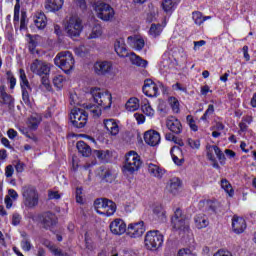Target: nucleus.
Wrapping results in <instances>:
<instances>
[{
    "instance_id": "1",
    "label": "nucleus",
    "mask_w": 256,
    "mask_h": 256,
    "mask_svg": "<svg viewBox=\"0 0 256 256\" xmlns=\"http://www.w3.org/2000/svg\"><path fill=\"white\" fill-rule=\"evenodd\" d=\"M90 93L96 104L87 105L86 111L91 113L92 117H101V109H111L113 96H111L109 91L101 90V88H92Z\"/></svg>"
},
{
    "instance_id": "2",
    "label": "nucleus",
    "mask_w": 256,
    "mask_h": 256,
    "mask_svg": "<svg viewBox=\"0 0 256 256\" xmlns=\"http://www.w3.org/2000/svg\"><path fill=\"white\" fill-rule=\"evenodd\" d=\"M54 63L64 73H71L75 67V58H73V54L69 51L59 52L54 58Z\"/></svg>"
},
{
    "instance_id": "3",
    "label": "nucleus",
    "mask_w": 256,
    "mask_h": 256,
    "mask_svg": "<svg viewBox=\"0 0 256 256\" xmlns=\"http://www.w3.org/2000/svg\"><path fill=\"white\" fill-rule=\"evenodd\" d=\"M64 29L68 37H79L83 31V21L79 16H70L64 20Z\"/></svg>"
},
{
    "instance_id": "4",
    "label": "nucleus",
    "mask_w": 256,
    "mask_h": 256,
    "mask_svg": "<svg viewBox=\"0 0 256 256\" xmlns=\"http://www.w3.org/2000/svg\"><path fill=\"white\" fill-rule=\"evenodd\" d=\"M172 227L179 233H187L189 231V218L183 213L181 208H177L171 219Z\"/></svg>"
},
{
    "instance_id": "5",
    "label": "nucleus",
    "mask_w": 256,
    "mask_h": 256,
    "mask_svg": "<svg viewBox=\"0 0 256 256\" xmlns=\"http://www.w3.org/2000/svg\"><path fill=\"white\" fill-rule=\"evenodd\" d=\"M144 245L148 251H157L163 247V235L157 230L148 231L145 235Z\"/></svg>"
},
{
    "instance_id": "6",
    "label": "nucleus",
    "mask_w": 256,
    "mask_h": 256,
    "mask_svg": "<svg viewBox=\"0 0 256 256\" xmlns=\"http://www.w3.org/2000/svg\"><path fill=\"white\" fill-rule=\"evenodd\" d=\"M93 9L98 17L102 21H111L115 17V10L111 5L105 2H94Z\"/></svg>"
},
{
    "instance_id": "7",
    "label": "nucleus",
    "mask_w": 256,
    "mask_h": 256,
    "mask_svg": "<svg viewBox=\"0 0 256 256\" xmlns=\"http://www.w3.org/2000/svg\"><path fill=\"white\" fill-rule=\"evenodd\" d=\"M89 111L83 108H74L70 113V121L77 129H83L87 125Z\"/></svg>"
},
{
    "instance_id": "8",
    "label": "nucleus",
    "mask_w": 256,
    "mask_h": 256,
    "mask_svg": "<svg viewBox=\"0 0 256 256\" xmlns=\"http://www.w3.org/2000/svg\"><path fill=\"white\" fill-rule=\"evenodd\" d=\"M142 163L141 156H139V154H137L135 151H130L126 155L124 171L133 175L135 171L141 169Z\"/></svg>"
},
{
    "instance_id": "9",
    "label": "nucleus",
    "mask_w": 256,
    "mask_h": 256,
    "mask_svg": "<svg viewBox=\"0 0 256 256\" xmlns=\"http://www.w3.org/2000/svg\"><path fill=\"white\" fill-rule=\"evenodd\" d=\"M22 197L24 199V205L26 207L33 208L39 205V194L33 186H23Z\"/></svg>"
},
{
    "instance_id": "10",
    "label": "nucleus",
    "mask_w": 256,
    "mask_h": 256,
    "mask_svg": "<svg viewBox=\"0 0 256 256\" xmlns=\"http://www.w3.org/2000/svg\"><path fill=\"white\" fill-rule=\"evenodd\" d=\"M20 87L22 91V100L28 107H31V93L33 92V88H31V84H29V80L27 79V74H25V70L20 69Z\"/></svg>"
},
{
    "instance_id": "11",
    "label": "nucleus",
    "mask_w": 256,
    "mask_h": 256,
    "mask_svg": "<svg viewBox=\"0 0 256 256\" xmlns=\"http://www.w3.org/2000/svg\"><path fill=\"white\" fill-rule=\"evenodd\" d=\"M30 71L43 77V75H49L51 73V64L43 60L35 59L30 65Z\"/></svg>"
},
{
    "instance_id": "12",
    "label": "nucleus",
    "mask_w": 256,
    "mask_h": 256,
    "mask_svg": "<svg viewBox=\"0 0 256 256\" xmlns=\"http://www.w3.org/2000/svg\"><path fill=\"white\" fill-rule=\"evenodd\" d=\"M127 235L133 239H137L145 233V223L143 221L131 223L126 229Z\"/></svg>"
},
{
    "instance_id": "13",
    "label": "nucleus",
    "mask_w": 256,
    "mask_h": 256,
    "mask_svg": "<svg viewBox=\"0 0 256 256\" xmlns=\"http://www.w3.org/2000/svg\"><path fill=\"white\" fill-rule=\"evenodd\" d=\"M96 75H109L113 71V63L109 61H98L93 66Z\"/></svg>"
},
{
    "instance_id": "14",
    "label": "nucleus",
    "mask_w": 256,
    "mask_h": 256,
    "mask_svg": "<svg viewBox=\"0 0 256 256\" xmlns=\"http://www.w3.org/2000/svg\"><path fill=\"white\" fill-rule=\"evenodd\" d=\"M146 97H157L159 95V87L151 79H146L142 87Z\"/></svg>"
},
{
    "instance_id": "15",
    "label": "nucleus",
    "mask_w": 256,
    "mask_h": 256,
    "mask_svg": "<svg viewBox=\"0 0 256 256\" xmlns=\"http://www.w3.org/2000/svg\"><path fill=\"white\" fill-rule=\"evenodd\" d=\"M247 229V222L243 219V217L233 216L232 218V231L236 235H241Z\"/></svg>"
},
{
    "instance_id": "16",
    "label": "nucleus",
    "mask_w": 256,
    "mask_h": 256,
    "mask_svg": "<svg viewBox=\"0 0 256 256\" xmlns=\"http://www.w3.org/2000/svg\"><path fill=\"white\" fill-rule=\"evenodd\" d=\"M144 141L145 143H147V145H150L151 147H156V145H159V143H161V135L155 130H149L144 133Z\"/></svg>"
},
{
    "instance_id": "17",
    "label": "nucleus",
    "mask_w": 256,
    "mask_h": 256,
    "mask_svg": "<svg viewBox=\"0 0 256 256\" xmlns=\"http://www.w3.org/2000/svg\"><path fill=\"white\" fill-rule=\"evenodd\" d=\"M110 231L113 235H123L127 231V224L125 221L117 218L110 223Z\"/></svg>"
},
{
    "instance_id": "18",
    "label": "nucleus",
    "mask_w": 256,
    "mask_h": 256,
    "mask_svg": "<svg viewBox=\"0 0 256 256\" xmlns=\"http://www.w3.org/2000/svg\"><path fill=\"white\" fill-rule=\"evenodd\" d=\"M166 127L169 129V131L175 133V135H180V133L183 131V125H181V121L173 116L166 120Z\"/></svg>"
},
{
    "instance_id": "19",
    "label": "nucleus",
    "mask_w": 256,
    "mask_h": 256,
    "mask_svg": "<svg viewBox=\"0 0 256 256\" xmlns=\"http://www.w3.org/2000/svg\"><path fill=\"white\" fill-rule=\"evenodd\" d=\"M170 155L172 157V161L178 167H181L183 163H185V156L183 155V150H181L179 146H173L170 150Z\"/></svg>"
},
{
    "instance_id": "20",
    "label": "nucleus",
    "mask_w": 256,
    "mask_h": 256,
    "mask_svg": "<svg viewBox=\"0 0 256 256\" xmlns=\"http://www.w3.org/2000/svg\"><path fill=\"white\" fill-rule=\"evenodd\" d=\"M127 43L136 51H142L143 47H145V40L139 35L129 36L127 38Z\"/></svg>"
},
{
    "instance_id": "21",
    "label": "nucleus",
    "mask_w": 256,
    "mask_h": 256,
    "mask_svg": "<svg viewBox=\"0 0 256 256\" xmlns=\"http://www.w3.org/2000/svg\"><path fill=\"white\" fill-rule=\"evenodd\" d=\"M206 155L209 157V155H213V151L217 157V159L220 161L221 165H225V154L223 151H221V148L217 145H207L206 146Z\"/></svg>"
},
{
    "instance_id": "22",
    "label": "nucleus",
    "mask_w": 256,
    "mask_h": 256,
    "mask_svg": "<svg viewBox=\"0 0 256 256\" xmlns=\"http://www.w3.org/2000/svg\"><path fill=\"white\" fill-rule=\"evenodd\" d=\"M63 3L65 0H46L44 7L48 13H55L63 9Z\"/></svg>"
},
{
    "instance_id": "23",
    "label": "nucleus",
    "mask_w": 256,
    "mask_h": 256,
    "mask_svg": "<svg viewBox=\"0 0 256 256\" xmlns=\"http://www.w3.org/2000/svg\"><path fill=\"white\" fill-rule=\"evenodd\" d=\"M181 186H182L181 179H179L178 177H174L168 181L166 185V189L172 195H177V193H179L181 189Z\"/></svg>"
},
{
    "instance_id": "24",
    "label": "nucleus",
    "mask_w": 256,
    "mask_h": 256,
    "mask_svg": "<svg viewBox=\"0 0 256 256\" xmlns=\"http://www.w3.org/2000/svg\"><path fill=\"white\" fill-rule=\"evenodd\" d=\"M114 50L119 57H129V52H127V47L125 46V40L123 38L115 41Z\"/></svg>"
},
{
    "instance_id": "25",
    "label": "nucleus",
    "mask_w": 256,
    "mask_h": 256,
    "mask_svg": "<svg viewBox=\"0 0 256 256\" xmlns=\"http://www.w3.org/2000/svg\"><path fill=\"white\" fill-rule=\"evenodd\" d=\"M104 127L108 131V133L115 137V135H119V124L115 119H105Z\"/></svg>"
},
{
    "instance_id": "26",
    "label": "nucleus",
    "mask_w": 256,
    "mask_h": 256,
    "mask_svg": "<svg viewBox=\"0 0 256 256\" xmlns=\"http://www.w3.org/2000/svg\"><path fill=\"white\" fill-rule=\"evenodd\" d=\"M43 225L45 229H50L53 225H57V216L51 212L43 214Z\"/></svg>"
},
{
    "instance_id": "27",
    "label": "nucleus",
    "mask_w": 256,
    "mask_h": 256,
    "mask_svg": "<svg viewBox=\"0 0 256 256\" xmlns=\"http://www.w3.org/2000/svg\"><path fill=\"white\" fill-rule=\"evenodd\" d=\"M148 172L152 177H156V179H162L163 175H165V169L153 163L148 164Z\"/></svg>"
},
{
    "instance_id": "28",
    "label": "nucleus",
    "mask_w": 256,
    "mask_h": 256,
    "mask_svg": "<svg viewBox=\"0 0 256 256\" xmlns=\"http://www.w3.org/2000/svg\"><path fill=\"white\" fill-rule=\"evenodd\" d=\"M195 227L205 229L209 225V219L204 214H198L194 217Z\"/></svg>"
},
{
    "instance_id": "29",
    "label": "nucleus",
    "mask_w": 256,
    "mask_h": 256,
    "mask_svg": "<svg viewBox=\"0 0 256 256\" xmlns=\"http://www.w3.org/2000/svg\"><path fill=\"white\" fill-rule=\"evenodd\" d=\"M41 116L38 114L32 115L28 121H27V126L31 129V131H37L39 129V125H41Z\"/></svg>"
},
{
    "instance_id": "30",
    "label": "nucleus",
    "mask_w": 256,
    "mask_h": 256,
    "mask_svg": "<svg viewBox=\"0 0 256 256\" xmlns=\"http://www.w3.org/2000/svg\"><path fill=\"white\" fill-rule=\"evenodd\" d=\"M76 147L82 157H89L91 155V147L85 141H78Z\"/></svg>"
},
{
    "instance_id": "31",
    "label": "nucleus",
    "mask_w": 256,
    "mask_h": 256,
    "mask_svg": "<svg viewBox=\"0 0 256 256\" xmlns=\"http://www.w3.org/2000/svg\"><path fill=\"white\" fill-rule=\"evenodd\" d=\"M115 211H117V204L108 199L102 215L105 217H111V215H115Z\"/></svg>"
},
{
    "instance_id": "32",
    "label": "nucleus",
    "mask_w": 256,
    "mask_h": 256,
    "mask_svg": "<svg viewBox=\"0 0 256 256\" xmlns=\"http://www.w3.org/2000/svg\"><path fill=\"white\" fill-rule=\"evenodd\" d=\"M34 23H35L37 29H44L45 27H47V16H45V13L38 12L36 14Z\"/></svg>"
},
{
    "instance_id": "33",
    "label": "nucleus",
    "mask_w": 256,
    "mask_h": 256,
    "mask_svg": "<svg viewBox=\"0 0 256 256\" xmlns=\"http://www.w3.org/2000/svg\"><path fill=\"white\" fill-rule=\"evenodd\" d=\"M107 198H97L94 201V209L99 215H103V211H105V206L107 205Z\"/></svg>"
},
{
    "instance_id": "34",
    "label": "nucleus",
    "mask_w": 256,
    "mask_h": 256,
    "mask_svg": "<svg viewBox=\"0 0 256 256\" xmlns=\"http://www.w3.org/2000/svg\"><path fill=\"white\" fill-rule=\"evenodd\" d=\"M180 0H163L162 1V8L165 13H171L173 9L176 8L177 5H179Z\"/></svg>"
},
{
    "instance_id": "35",
    "label": "nucleus",
    "mask_w": 256,
    "mask_h": 256,
    "mask_svg": "<svg viewBox=\"0 0 256 256\" xmlns=\"http://www.w3.org/2000/svg\"><path fill=\"white\" fill-rule=\"evenodd\" d=\"M192 19L195 25H203L205 21H208V19H211V16H203V13H201L200 11H195L192 13Z\"/></svg>"
},
{
    "instance_id": "36",
    "label": "nucleus",
    "mask_w": 256,
    "mask_h": 256,
    "mask_svg": "<svg viewBox=\"0 0 256 256\" xmlns=\"http://www.w3.org/2000/svg\"><path fill=\"white\" fill-rule=\"evenodd\" d=\"M130 61L132 65H136L137 67H147V60H143V58L134 52L130 53Z\"/></svg>"
},
{
    "instance_id": "37",
    "label": "nucleus",
    "mask_w": 256,
    "mask_h": 256,
    "mask_svg": "<svg viewBox=\"0 0 256 256\" xmlns=\"http://www.w3.org/2000/svg\"><path fill=\"white\" fill-rule=\"evenodd\" d=\"M142 113L146 115L147 117H154L155 116V110L153 107H151V104L149 103V100H144L142 106Z\"/></svg>"
},
{
    "instance_id": "38",
    "label": "nucleus",
    "mask_w": 256,
    "mask_h": 256,
    "mask_svg": "<svg viewBox=\"0 0 256 256\" xmlns=\"http://www.w3.org/2000/svg\"><path fill=\"white\" fill-rule=\"evenodd\" d=\"M161 33H163V26H161V24H151L149 34L152 37H159Z\"/></svg>"
},
{
    "instance_id": "39",
    "label": "nucleus",
    "mask_w": 256,
    "mask_h": 256,
    "mask_svg": "<svg viewBox=\"0 0 256 256\" xmlns=\"http://www.w3.org/2000/svg\"><path fill=\"white\" fill-rule=\"evenodd\" d=\"M127 111H137L139 109V99L130 98L126 103Z\"/></svg>"
},
{
    "instance_id": "40",
    "label": "nucleus",
    "mask_w": 256,
    "mask_h": 256,
    "mask_svg": "<svg viewBox=\"0 0 256 256\" xmlns=\"http://www.w3.org/2000/svg\"><path fill=\"white\" fill-rule=\"evenodd\" d=\"M221 187L229 195V197H233L235 191L233 190V186H231V183H229L227 179L221 180Z\"/></svg>"
},
{
    "instance_id": "41",
    "label": "nucleus",
    "mask_w": 256,
    "mask_h": 256,
    "mask_svg": "<svg viewBox=\"0 0 256 256\" xmlns=\"http://www.w3.org/2000/svg\"><path fill=\"white\" fill-rule=\"evenodd\" d=\"M155 219H158V221H165V210L161 206H156L153 210Z\"/></svg>"
},
{
    "instance_id": "42",
    "label": "nucleus",
    "mask_w": 256,
    "mask_h": 256,
    "mask_svg": "<svg viewBox=\"0 0 256 256\" xmlns=\"http://www.w3.org/2000/svg\"><path fill=\"white\" fill-rule=\"evenodd\" d=\"M93 155L100 161H107L109 159V150H94Z\"/></svg>"
},
{
    "instance_id": "43",
    "label": "nucleus",
    "mask_w": 256,
    "mask_h": 256,
    "mask_svg": "<svg viewBox=\"0 0 256 256\" xmlns=\"http://www.w3.org/2000/svg\"><path fill=\"white\" fill-rule=\"evenodd\" d=\"M103 35V29L101 28V25L97 24L92 28V32L89 35V39H97Z\"/></svg>"
},
{
    "instance_id": "44",
    "label": "nucleus",
    "mask_w": 256,
    "mask_h": 256,
    "mask_svg": "<svg viewBox=\"0 0 256 256\" xmlns=\"http://www.w3.org/2000/svg\"><path fill=\"white\" fill-rule=\"evenodd\" d=\"M14 102L13 96L8 93L0 95V103L1 105H11Z\"/></svg>"
},
{
    "instance_id": "45",
    "label": "nucleus",
    "mask_w": 256,
    "mask_h": 256,
    "mask_svg": "<svg viewBox=\"0 0 256 256\" xmlns=\"http://www.w3.org/2000/svg\"><path fill=\"white\" fill-rule=\"evenodd\" d=\"M169 105L171 106V109L174 113H179V100L175 97H170L169 98Z\"/></svg>"
},
{
    "instance_id": "46",
    "label": "nucleus",
    "mask_w": 256,
    "mask_h": 256,
    "mask_svg": "<svg viewBox=\"0 0 256 256\" xmlns=\"http://www.w3.org/2000/svg\"><path fill=\"white\" fill-rule=\"evenodd\" d=\"M64 81H65V76L60 74L54 76L53 78L54 86L57 87L58 89H61L63 87Z\"/></svg>"
},
{
    "instance_id": "47",
    "label": "nucleus",
    "mask_w": 256,
    "mask_h": 256,
    "mask_svg": "<svg viewBox=\"0 0 256 256\" xmlns=\"http://www.w3.org/2000/svg\"><path fill=\"white\" fill-rule=\"evenodd\" d=\"M213 113H215V106H213V104H209L207 110L205 111V113L201 117V120L202 121H207V119H209V116L213 115Z\"/></svg>"
},
{
    "instance_id": "48",
    "label": "nucleus",
    "mask_w": 256,
    "mask_h": 256,
    "mask_svg": "<svg viewBox=\"0 0 256 256\" xmlns=\"http://www.w3.org/2000/svg\"><path fill=\"white\" fill-rule=\"evenodd\" d=\"M20 0H16V4L14 6V23H19V13L21 11Z\"/></svg>"
},
{
    "instance_id": "49",
    "label": "nucleus",
    "mask_w": 256,
    "mask_h": 256,
    "mask_svg": "<svg viewBox=\"0 0 256 256\" xmlns=\"http://www.w3.org/2000/svg\"><path fill=\"white\" fill-rule=\"evenodd\" d=\"M27 29V12H21L20 31Z\"/></svg>"
},
{
    "instance_id": "50",
    "label": "nucleus",
    "mask_w": 256,
    "mask_h": 256,
    "mask_svg": "<svg viewBox=\"0 0 256 256\" xmlns=\"http://www.w3.org/2000/svg\"><path fill=\"white\" fill-rule=\"evenodd\" d=\"M186 121L192 131H198L199 128L197 127V124H195V119H193V116L188 115L186 117Z\"/></svg>"
},
{
    "instance_id": "51",
    "label": "nucleus",
    "mask_w": 256,
    "mask_h": 256,
    "mask_svg": "<svg viewBox=\"0 0 256 256\" xmlns=\"http://www.w3.org/2000/svg\"><path fill=\"white\" fill-rule=\"evenodd\" d=\"M187 145H189L191 149H199L201 147V142L199 140L188 138Z\"/></svg>"
},
{
    "instance_id": "52",
    "label": "nucleus",
    "mask_w": 256,
    "mask_h": 256,
    "mask_svg": "<svg viewBox=\"0 0 256 256\" xmlns=\"http://www.w3.org/2000/svg\"><path fill=\"white\" fill-rule=\"evenodd\" d=\"M41 83H42L43 87H45L46 91H51V84L49 83V76L48 75H44L42 77Z\"/></svg>"
},
{
    "instance_id": "53",
    "label": "nucleus",
    "mask_w": 256,
    "mask_h": 256,
    "mask_svg": "<svg viewBox=\"0 0 256 256\" xmlns=\"http://www.w3.org/2000/svg\"><path fill=\"white\" fill-rule=\"evenodd\" d=\"M14 173H15V168H13V165H8L5 167V177H7V179H10V177H13Z\"/></svg>"
},
{
    "instance_id": "54",
    "label": "nucleus",
    "mask_w": 256,
    "mask_h": 256,
    "mask_svg": "<svg viewBox=\"0 0 256 256\" xmlns=\"http://www.w3.org/2000/svg\"><path fill=\"white\" fill-rule=\"evenodd\" d=\"M21 247L24 251H31V242L27 238H24L21 242Z\"/></svg>"
},
{
    "instance_id": "55",
    "label": "nucleus",
    "mask_w": 256,
    "mask_h": 256,
    "mask_svg": "<svg viewBox=\"0 0 256 256\" xmlns=\"http://www.w3.org/2000/svg\"><path fill=\"white\" fill-rule=\"evenodd\" d=\"M177 256H193V253L189 248H182L178 251Z\"/></svg>"
},
{
    "instance_id": "56",
    "label": "nucleus",
    "mask_w": 256,
    "mask_h": 256,
    "mask_svg": "<svg viewBox=\"0 0 256 256\" xmlns=\"http://www.w3.org/2000/svg\"><path fill=\"white\" fill-rule=\"evenodd\" d=\"M76 201L83 204V188H76Z\"/></svg>"
},
{
    "instance_id": "57",
    "label": "nucleus",
    "mask_w": 256,
    "mask_h": 256,
    "mask_svg": "<svg viewBox=\"0 0 256 256\" xmlns=\"http://www.w3.org/2000/svg\"><path fill=\"white\" fill-rule=\"evenodd\" d=\"M207 159L212 162V167H214V169H221V166H219V162H217V158H215L214 155L209 154Z\"/></svg>"
},
{
    "instance_id": "58",
    "label": "nucleus",
    "mask_w": 256,
    "mask_h": 256,
    "mask_svg": "<svg viewBox=\"0 0 256 256\" xmlns=\"http://www.w3.org/2000/svg\"><path fill=\"white\" fill-rule=\"evenodd\" d=\"M174 91H182V93H187V87L183 86L181 83L177 82L172 86Z\"/></svg>"
},
{
    "instance_id": "59",
    "label": "nucleus",
    "mask_w": 256,
    "mask_h": 256,
    "mask_svg": "<svg viewBox=\"0 0 256 256\" xmlns=\"http://www.w3.org/2000/svg\"><path fill=\"white\" fill-rule=\"evenodd\" d=\"M114 179H115V177L113 176V174H111V171L105 172L104 180L106 181V183H113Z\"/></svg>"
},
{
    "instance_id": "60",
    "label": "nucleus",
    "mask_w": 256,
    "mask_h": 256,
    "mask_svg": "<svg viewBox=\"0 0 256 256\" xmlns=\"http://www.w3.org/2000/svg\"><path fill=\"white\" fill-rule=\"evenodd\" d=\"M21 223V215L18 213L13 214L12 216V225L17 226Z\"/></svg>"
},
{
    "instance_id": "61",
    "label": "nucleus",
    "mask_w": 256,
    "mask_h": 256,
    "mask_svg": "<svg viewBox=\"0 0 256 256\" xmlns=\"http://www.w3.org/2000/svg\"><path fill=\"white\" fill-rule=\"evenodd\" d=\"M134 117H135L138 125H141V124L145 123V115L139 114V113H135Z\"/></svg>"
},
{
    "instance_id": "62",
    "label": "nucleus",
    "mask_w": 256,
    "mask_h": 256,
    "mask_svg": "<svg viewBox=\"0 0 256 256\" xmlns=\"http://www.w3.org/2000/svg\"><path fill=\"white\" fill-rule=\"evenodd\" d=\"M214 256H233V254L227 250L220 249L214 254Z\"/></svg>"
},
{
    "instance_id": "63",
    "label": "nucleus",
    "mask_w": 256,
    "mask_h": 256,
    "mask_svg": "<svg viewBox=\"0 0 256 256\" xmlns=\"http://www.w3.org/2000/svg\"><path fill=\"white\" fill-rule=\"evenodd\" d=\"M15 169H16L17 173H23V171H25V164L23 162L19 161L15 165Z\"/></svg>"
},
{
    "instance_id": "64",
    "label": "nucleus",
    "mask_w": 256,
    "mask_h": 256,
    "mask_svg": "<svg viewBox=\"0 0 256 256\" xmlns=\"http://www.w3.org/2000/svg\"><path fill=\"white\" fill-rule=\"evenodd\" d=\"M7 75L10 80V89H15V85H17V79H15L13 76H11V72H7Z\"/></svg>"
}]
</instances>
